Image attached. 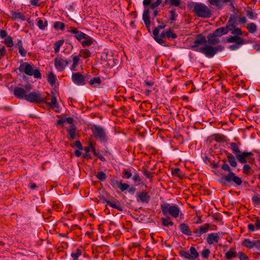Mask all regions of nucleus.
<instances>
[{
  "label": "nucleus",
  "instance_id": "38",
  "mask_svg": "<svg viewBox=\"0 0 260 260\" xmlns=\"http://www.w3.org/2000/svg\"><path fill=\"white\" fill-rule=\"evenodd\" d=\"M237 255V253L235 250L230 249L225 253V256L228 259H231L235 257Z\"/></svg>",
  "mask_w": 260,
  "mask_h": 260
},
{
  "label": "nucleus",
  "instance_id": "62",
  "mask_svg": "<svg viewBox=\"0 0 260 260\" xmlns=\"http://www.w3.org/2000/svg\"><path fill=\"white\" fill-rule=\"evenodd\" d=\"M253 248H256L257 250L260 251V240L253 241Z\"/></svg>",
  "mask_w": 260,
  "mask_h": 260
},
{
  "label": "nucleus",
  "instance_id": "34",
  "mask_svg": "<svg viewBox=\"0 0 260 260\" xmlns=\"http://www.w3.org/2000/svg\"><path fill=\"white\" fill-rule=\"evenodd\" d=\"M241 245L250 249L253 248V241L249 239H245L242 242Z\"/></svg>",
  "mask_w": 260,
  "mask_h": 260
},
{
  "label": "nucleus",
  "instance_id": "36",
  "mask_svg": "<svg viewBox=\"0 0 260 260\" xmlns=\"http://www.w3.org/2000/svg\"><path fill=\"white\" fill-rule=\"evenodd\" d=\"M80 56L84 58H88L91 56V52L88 49H82L80 50Z\"/></svg>",
  "mask_w": 260,
  "mask_h": 260
},
{
  "label": "nucleus",
  "instance_id": "49",
  "mask_svg": "<svg viewBox=\"0 0 260 260\" xmlns=\"http://www.w3.org/2000/svg\"><path fill=\"white\" fill-rule=\"evenodd\" d=\"M166 27V25L161 24L159 25L157 27H156L153 30V35H157L159 34V31L160 29L165 28Z\"/></svg>",
  "mask_w": 260,
  "mask_h": 260
},
{
  "label": "nucleus",
  "instance_id": "9",
  "mask_svg": "<svg viewBox=\"0 0 260 260\" xmlns=\"http://www.w3.org/2000/svg\"><path fill=\"white\" fill-rule=\"evenodd\" d=\"M32 89V85L27 83L24 87H15L14 89V94L18 99L25 100L26 96Z\"/></svg>",
  "mask_w": 260,
  "mask_h": 260
},
{
  "label": "nucleus",
  "instance_id": "35",
  "mask_svg": "<svg viewBox=\"0 0 260 260\" xmlns=\"http://www.w3.org/2000/svg\"><path fill=\"white\" fill-rule=\"evenodd\" d=\"M64 43L63 40H60L56 41L54 44V49L55 53H58L59 51L60 48L63 45Z\"/></svg>",
  "mask_w": 260,
  "mask_h": 260
},
{
  "label": "nucleus",
  "instance_id": "31",
  "mask_svg": "<svg viewBox=\"0 0 260 260\" xmlns=\"http://www.w3.org/2000/svg\"><path fill=\"white\" fill-rule=\"evenodd\" d=\"M71 57L72 58L73 63L70 67V70L71 71H75V69L79 62L80 58L77 55H72Z\"/></svg>",
  "mask_w": 260,
  "mask_h": 260
},
{
  "label": "nucleus",
  "instance_id": "64",
  "mask_svg": "<svg viewBox=\"0 0 260 260\" xmlns=\"http://www.w3.org/2000/svg\"><path fill=\"white\" fill-rule=\"evenodd\" d=\"M237 18H238L239 19L240 23L245 24L247 22L246 18L245 16H241L240 15H238Z\"/></svg>",
  "mask_w": 260,
  "mask_h": 260
},
{
  "label": "nucleus",
  "instance_id": "41",
  "mask_svg": "<svg viewBox=\"0 0 260 260\" xmlns=\"http://www.w3.org/2000/svg\"><path fill=\"white\" fill-rule=\"evenodd\" d=\"M82 254V251L80 249L77 248L75 252L71 253V257L73 260H78L79 257Z\"/></svg>",
  "mask_w": 260,
  "mask_h": 260
},
{
  "label": "nucleus",
  "instance_id": "63",
  "mask_svg": "<svg viewBox=\"0 0 260 260\" xmlns=\"http://www.w3.org/2000/svg\"><path fill=\"white\" fill-rule=\"evenodd\" d=\"M90 146H91V151L93 153V154L97 156L99 153H98L96 151L95 147L94 144L92 142H90Z\"/></svg>",
  "mask_w": 260,
  "mask_h": 260
},
{
  "label": "nucleus",
  "instance_id": "27",
  "mask_svg": "<svg viewBox=\"0 0 260 260\" xmlns=\"http://www.w3.org/2000/svg\"><path fill=\"white\" fill-rule=\"evenodd\" d=\"M69 135V139L73 140L76 138V128L74 124H72L70 128L67 130Z\"/></svg>",
  "mask_w": 260,
  "mask_h": 260
},
{
  "label": "nucleus",
  "instance_id": "7",
  "mask_svg": "<svg viewBox=\"0 0 260 260\" xmlns=\"http://www.w3.org/2000/svg\"><path fill=\"white\" fill-rule=\"evenodd\" d=\"M193 11L197 16L204 18H209L212 15L211 10L202 3H194Z\"/></svg>",
  "mask_w": 260,
  "mask_h": 260
},
{
  "label": "nucleus",
  "instance_id": "22",
  "mask_svg": "<svg viewBox=\"0 0 260 260\" xmlns=\"http://www.w3.org/2000/svg\"><path fill=\"white\" fill-rule=\"evenodd\" d=\"M10 14L11 18L13 20H21L24 21L25 20V17L24 14L22 13H20L18 11H11Z\"/></svg>",
  "mask_w": 260,
  "mask_h": 260
},
{
  "label": "nucleus",
  "instance_id": "53",
  "mask_svg": "<svg viewBox=\"0 0 260 260\" xmlns=\"http://www.w3.org/2000/svg\"><path fill=\"white\" fill-rule=\"evenodd\" d=\"M210 253V250L209 249L206 248L202 251L201 255L204 258L207 259L209 257Z\"/></svg>",
  "mask_w": 260,
  "mask_h": 260
},
{
  "label": "nucleus",
  "instance_id": "59",
  "mask_svg": "<svg viewBox=\"0 0 260 260\" xmlns=\"http://www.w3.org/2000/svg\"><path fill=\"white\" fill-rule=\"evenodd\" d=\"M242 45H241V44H233V45L229 46L228 48L232 51L236 50L238 49L240 47H241Z\"/></svg>",
  "mask_w": 260,
  "mask_h": 260
},
{
  "label": "nucleus",
  "instance_id": "55",
  "mask_svg": "<svg viewBox=\"0 0 260 260\" xmlns=\"http://www.w3.org/2000/svg\"><path fill=\"white\" fill-rule=\"evenodd\" d=\"M133 180L135 182H138L139 184H140L141 183V182L142 181V179L139 176V174L136 173L134 175L133 177Z\"/></svg>",
  "mask_w": 260,
  "mask_h": 260
},
{
  "label": "nucleus",
  "instance_id": "10",
  "mask_svg": "<svg viewBox=\"0 0 260 260\" xmlns=\"http://www.w3.org/2000/svg\"><path fill=\"white\" fill-rule=\"evenodd\" d=\"M179 254L181 257L188 260H199V253L193 246L190 247L189 252L181 250L179 251Z\"/></svg>",
  "mask_w": 260,
  "mask_h": 260
},
{
  "label": "nucleus",
  "instance_id": "5",
  "mask_svg": "<svg viewBox=\"0 0 260 260\" xmlns=\"http://www.w3.org/2000/svg\"><path fill=\"white\" fill-rule=\"evenodd\" d=\"M160 209L162 214L165 216L170 215L175 218H177L179 215L183 216V213L181 212L180 208L176 204L163 202L160 204Z\"/></svg>",
  "mask_w": 260,
  "mask_h": 260
},
{
  "label": "nucleus",
  "instance_id": "51",
  "mask_svg": "<svg viewBox=\"0 0 260 260\" xmlns=\"http://www.w3.org/2000/svg\"><path fill=\"white\" fill-rule=\"evenodd\" d=\"M252 221L255 223L254 225L256 230H260V217L256 216L252 219Z\"/></svg>",
  "mask_w": 260,
  "mask_h": 260
},
{
  "label": "nucleus",
  "instance_id": "14",
  "mask_svg": "<svg viewBox=\"0 0 260 260\" xmlns=\"http://www.w3.org/2000/svg\"><path fill=\"white\" fill-rule=\"evenodd\" d=\"M72 82L77 85L83 86L86 84L87 77L79 72L73 73L72 75Z\"/></svg>",
  "mask_w": 260,
  "mask_h": 260
},
{
  "label": "nucleus",
  "instance_id": "54",
  "mask_svg": "<svg viewBox=\"0 0 260 260\" xmlns=\"http://www.w3.org/2000/svg\"><path fill=\"white\" fill-rule=\"evenodd\" d=\"M170 20L172 21H175L176 20V18L178 17V14L176 13L175 10L170 11Z\"/></svg>",
  "mask_w": 260,
  "mask_h": 260
},
{
  "label": "nucleus",
  "instance_id": "15",
  "mask_svg": "<svg viewBox=\"0 0 260 260\" xmlns=\"http://www.w3.org/2000/svg\"><path fill=\"white\" fill-rule=\"evenodd\" d=\"M206 42V38L202 34L198 35L195 38L193 44L191 45L190 48L193 51L199 52V49H200V48H199V46L205 44Z\"/></svg>",
  "mask_w": 260,
  "mask_h": 260
},
{
  "label": "nucleus",
  "instance_id": "46",
  "mask_svg": "<svg viewBox=\"0 0 260 260\" xmlns=\"http://www.w3.org/2000/svg\"><path fill=\"white\" fill-rule=\"evenodd\" d=\"M154 36V39L156 41V42H157L158 44L161 45H164V44L165 43V41L163 40L162 37L161 36V34L160 35H153Z\"/></svg>",
  "mask_w": 260,
  "mask_h": 260
},
{
  "label": "nucleus",
  "instance_id": "50",
  "mask_svg": "<svg viewBox=\"0 0 260 260\" xmlns=\"http://www.w3.org/2000/svg\"><path fill=\"white\" fill-rule=\"evenodd\" d=\"M129 185H128V184L125 183H123V181L121 180V182L119 184V186L118 188L121 191H124L125 190L129 188Z\"/></svg>",
  "mask_w": 260,
  "mask_h": 260
},
{
  "label": "nucleus",
  "instance_id": "3",
  "mask_svg": "<svg viewBox=\"0 0 260 260\" xmlns=\"http://www.w3.org/2000/svg\"><path fill=\"white\" fill-rule=\"evenodd\" d=\"M162 3V0H156L152 3V0H143V5L144 7L142 18L146 28L150 31V8L153 10L157 7Z\"/></svg>",
  "mask_w": 260,
  "mask_h": 260
},
{
  "label": "nucleus",
  "instance_id": "18",
  "mask_svg": "<svg viewBox=\"0 0 260 260\" xmlns=\"http://www.w3.org/2000/svg\"><path fill=\"white\" fill-rule=\"evenodd\" d=\"M138 200L143 203L148 204L150 200V196L148 192L142 191L137 194Z\"/></svg>",
  "mask_w": 260,
  "mask_h": 260
},
{
  "label": "nucleus",
  "instance_id": "58",
  "mask_svg": "<svg viewBox=\"0 0 260 260\" xmlns=\"http://www.w3.org/2000/svg\"><path fill=\"white\" fill-rule=\"evenodd\" d=\"M252 201L254 205H259L260 204V198L258 195H254L252 197Z\"/></svg>",
  "mask_w": 260,
  "mask_h": 260
},
{
  "label": "nucleus",
  "instance_id": "11",
  "mask_svg": "<svg viewBox=\"0 0 260 260\" xmlns=\"http://www.w3.org/2000/svg\"><path fill=\"white\" fill-rule=\"evenodd\" d=\"M25 100L30 103H41L46 102V99L43 98L39 91H33L28 93Z\"/></svg>",
  "mask_w": 260,
  "mask_h": 260
},
{
  "label": "nucleus",
  "instance_id": "12",
  "mask_svg": "<svg viewBox=\"0 0 260 260\" xmlns=\"http://www.w3.org/2000/svg\"><path fill=\"white\" fill-rule=\"evenodd\" d=\"M94 136L99 139L101 142H106L108 139L105 129L99 125H94L92 127Z\"/></svg>",
  "mask_w": 260,
  "mask_h": 260
},
{
  "label": "nucleus",
  "instance_id": "44",
  "mask_svg": "<svg viewBox=\"0 0 260 260\" xmlns=\"http://www.w3.org/2000/svg\"><path fill=\"white\" fill-rule=\"evenodd\" d=\"M121 182V180L118 181L115 179H111L110 180V184L114 189H117L119 188V184Z\"/></svg>",
  "mask_w": 260,
  "mask_h": 260
},
{
  "label": "nucleus",
  "instance_id": "37",
  "mask_svg": "<svg viewBox=\"0 0 260 260\" xmlns=\"http://www.w3.org/2000/svg\"><path fill=\"white\" fill-rule=\"evenodd\" d=\"M56 78V76L52 72L48 74L47 81L51 85H53L55 83Z\"/></svg>",
  "mask_w": 260,
  "mask_h": 260
},
{
  "label": "nucleus",
  "instance_id": "23",
  "mask_svg": "<svg viewBox=\"0 0 260 260\" xmlns=\"http://www.w3.org/2000/svg\"><path fill=\"white\" fill-rule=\"evenodd\" d=\"M230 30H231V29L226 24V26H225L221 27L216 29L214 31V34L216 36L221 37L224 35L227 34L229 32V31H230Z\"/></svg>",
  "mask_w": 260,
  "mask_h": 260
},
{
  "label": "nucleus",
  "instance_id": "33",
  "mask_svg": "<svg viewBox=\"0 0 260 260\" xmlns=\"http://www.w3.org/2000/svg\"><path fill=\"white\" fill-rule=\"evenodd\" d=\"M53 27L54 29L58 30H64L65 29V24L62 22L55 21L53 23Z\"/></svg>",
  "mask_w": 260,
  "mask_h": 260
},
{
  "label": "nucleus",
  "instance_id": "43",
  "mask_svg": "<svg viewBox=\"0 0 260 260\" xmlns=\"http://www.w3.org/2000/svg\"><path fill=\"white\" fill-rule=\"evenodd\" d=\"M247 28L249 32L254 33L257 29V26L255 23L251 22L247 24Z\"/></svg>",
  "mask_w": 260,
  "mask_h": 260
},
{
  "label": "nucleus",
  "instance_id": "13",
  "mask_svg": "<svg viewBox=\"0 0 260 260\" xmlns=\"http://www.w3.org/2000/svg\"><path fill=\"white\" fill-rule=\"evenodd\" d=\"M69 61L60 56H57L54 59V67L58 72L63 71L69 65Z\"/></svg>",
  "mask_w": 260,
  "mask_h": 260
},
{
  "label": "nucleus",
  "instance_id": "17",
  "mask_svg": "<svg viewBox=\"0 0 260 260\" xmlns=\"http://www.w3.org/2000/svg\"><path fill=\"white\" fill-rule=\"evenodd\" d=\"M226 42L229 43H235V44L243 45L246 44V41L240 36H233L226 38Z\"/></svg>",
  "mask_w": 260,
  "mask_h": 260
},
{
  "label": "nucleus",
  "instance_id": "16",
  "mask_svg": "<svg viewBox=\"0 0 260 260\" xmlns=\"http://www.w3.org/2000/svg\"><path fill=\"white\" fill-rule=\"evenodd\" d=\"M210 229V225L209 223H205L197 229L193 233L196 237H200L203 234L207 233Z\"/></svg>",
  "mask_w": 260,
  "mask_h": 260
},
{
  "label": "nucleus",
  "instance_id": "20",
  "mask_svg": "<svg viewBox=\"0 0 260 260\" xmlns=\"http://www.w3.org/2000/svg\"><path fill=\"white\" fill-rule=\"evenodd\" d=\"M219 239L220 237L217 233H212L208 234L206 240L209 244L212 245L214 243H218Z\"/></svg>",
  "mask_w": 260,
  "mask_h": 260
},
{
  "label": "nucleus",
  "instance_id": "30",
  "mask_svg": "<svg viewBox=\"0 0 260 260\" xmlns=\"http://www.w3.org/2000/svg\"><path fill=\"white\" fill-rule=\"evenodd\" d=\"M104 202L107 204V205H109L111 207L116 209L119 211H123V207L120 205H118L116 204L114 202H111L107 199H104Z\"/></svg>",
  "mask_w": 260,
  "mask_h": 260
},
{
  "label": "nucleus",
  "instance_id": "28",
  "mask_svg": "<svg viewBox=\"0 0 260 260\" xmlns=\"http://www.w3.org/2000/svg\"><path fill=\"white\" fill-rule=\"evenodd\" d=\"M236 18H237V16H235L234 15H231L230 16L228 20L229 24L227 25L231 29L235 27V26L238 24L236 21Z\"/></svg>",
  "mask_w": 260,
  "mask_h": 260
},
{
  "label": "nucleus",
  "instance_id": "8",
  "mask_svg": "<svg viewBox=\"0 0 260 260\" xmlns=\"http://www.w3.org/2000/svg\"><path fill=\"white\" fill-rule=\"evenodd\" d=\"M224 47L222 45L212 47L209 45H205L199 49V52L205 54L207 57L211 58L213 57L218 51H222Z\"/></svg>",
  "mask_w": 260,
  "mask_h": 260
},
{
  "label": "nucleus",
  "instance_id": "29",
  "mask_svg": "<svg viewBox=\"0 0 260 260\" xmlns=\"http://www.w3.org/2000/svg\"><path fill=\"white\" fill-rule=\"evenodd\" d=\"M48 105L50 106L52 109L57 108H58V104L57 102V99L56 96L54 95H53L51 98V102H47V99H46V102Z\"/></svg>",
  "mask_w": 260,
  "mask_h": 260
},
{
  "label": "nucleus",
  "instance_id": "60",
  "mask_svg": "<svg viewBox=\"0 0 260 260\" xmlns=\"http://www.w3.org/2000/svg\"><path fill=\"white\" fill-rule=\"evenodd\" d=\"M238 257L240 260H249L248 257L242 252L238 253Z\"/></svg>",
  "mask_w": 260,
  "mask_h": 260
},
{
  "label": "nucleus",
  "instance_id": "39",
  "mask_svg": "<svg viewBox=\"0 0 260 260\" xmlns=\"http://www.w3.org/2000/svg\"><path fill=\"white\" fill-rule=\"evenodd\" d=\"M4 43L8 47H12L14 46L12 38L10 36L5 38Z\"/></svg>",
  "mask_w": 260,
  "mask_h": 260
},
{
  "label": "nucleus",
  "instance_id": "25",
  "mask_svg": "<svg viewBox=\"0 0 260 260\" xmlns=\"http://www.w3.org/2000/svg\"><path fill=\"white\" fill-rule=\"evenodd\" d=\"M218 37L214 34V32L212 34H209L207 36V42L209 44L214 45L220 42L219 39L217 38Z\"/></svg>",
  "mask_w": 260,
  "mask_h": 260
},
{
  "label": "nucleus",
  "instance_id": "21",
  "mask_svg": "<svg viewBox=\"0 0 260 260\" xmlns=\"http://www.w3.org/2000/svg\"><path fill=\"white\" fill-rule=\"evenodd\" d=\"M210 4L215 6L218 9H221L224 3H228L231 0H208Z\"/></svg>",
  "mask_w": 260,
  "mask_h": 260
},
{
  "label": "nucleus",
  "instance_id": "40",
  "mask_svg": "<svg viewBox=\"0 0 260 260\" xmlns=\"http://www.w3.org/2000/svg\"><path fill=\"white\" fill-rule=\"evenodd\" d=\"M231 34L234 36H240L242 35V31L241 29L238 27H234L232 28L231 30H230Z\"/></svg>",
  "mask_w": 260,
  "mask_h": 260
},
{
  "label": "nucleus",
  "instance_id": "56",
  "mask_svg": "<svg viewBox=\"0 0 260 260\" xmlns=\"http://www.w3.org/2000/svg\"><path fill=\"white\" fill-rule=\"evenodd\" d=\"M143 175L148 179H151L153 177V173L147 170H144L143 171Z\"/></svg>",
  "mask_w": 260,
  "mask_h": 260
},
{
  "label": "nucleus",
  "instance_id": "47",
  "mask_svg": "<svg viewBox=\"0 0 260 260\" xmlns=\"http://www.w3.org/2000/svg\"><path fill=\"white\" fill-rule=\"evenodd\" d=\"M161 223L165 226H173L174 222L172 221H169L168 219L166 218H161Z\"/></svg>",
  "mask_w": 260,
  "mask_h": 260
},
{
  "label": "nucleus",
  "instance_id": "42",
  "mask_svg": "<svg viewBox=\"0 0 260 260\" xmlns=\"http://www.w3.org/2000/svg\"><path fill=\"white\" fill-rule=\"evenodd\" d=\"M96 177L100 181H104L106 179L107 175L104 172L100 171L96 174Z\"/></svg>",
  "mask_w": 260,
  "mask_h": 260
},
{
  "label": "nucleus",
  "instance_id": "61",
  "mask_svg": "<svg viewBox=\"0 0 260 260\" xmlns=\"http://www.w3.org/2000/svg\"><path fill=\"white\" fill-rule=\"evenodd\" d=\"M41 0H30V4L31 6L34 7H39L41 5L40 1Z\"/></svg>",
  "mask_w": 260,
  "mask_h": 260
},
{
  "label": "nucleus",
  "instance_id": "45",
  "mask_svg": "<svg viewBox=\"0 0 260 260\" xmlns=\"http://www.w3.org/2000/svg\"><path fill=\"white\" fill-rule=\"evenodd\" d=\"M252 171V168L249 165L244 164L243 167V172L244 174L248 175Z\"/></svg>",
  "mask_w": 260,
  "mask_h": 260
},
{
  "label": "nucleus",
  "instance_id": "4",
  "mask_svg": "<svg viewBox=\"0 0 260 260\" xmlns=\"http://www.w3.org/2000/svg\"><path fill=\"white\" fill-rule=\"evenodd\" d=\"M74 35V37L79 41L83 47H88L93 44V39L88 35L80 31L77 28L71 27L67 31Z\"/></svg>",
  "mask_w": 260,
  "mask_h": 260
},
{
  "label": "nucleus",
  "instance_id": "32",
  "mask_svg": "<svg viewBox=\"0 0 260 260\" xmlns=\"http://www.w3.org/2000/svg\"><path fill=\"white\" fill-rule=\"evenodd\" d=\"M37 25L40 29L44 30L45 28L48 26V21L47 20L44 21L41 18H38Z\"/></svg>",
  "mask_w": 260,
  "mask_h": 260
},
{
  "label": "nucleus",
  "instance_id": "6",
  "mask_svg": "<svg viewBox=\"0 0 260 260\" xmlns=\"http://www.w3.org/2000/svg\"><path fill=\"white\" fill-rule=\"evenodd\" d=\"M21 73H24L28 76H34L35 78L41 79L42 75L40 70L36 68L34 65L27 62H24L20 64L18 68Z\"/></svg>",
  "mask_w": 260,
  "mask_h": 260
},
{
  "label": "nucleus",
  "instance_id": "57",
  "mask_svg": "<svg viewBox=\"0 0 260 260\" xmlns=\"http://www.w3.org/2000/svg\"><path fill=\"white\" fill-rule=\"evenodd\" d=\"M171 6L176 7H179L181 4V0H169Z\"/></svg>",
  "mask_w": 260,
  "mask_h": 260
},
{
  "label": "nucleus",
  "instance_id": "1",
  "mask_svg": "<svg viewBox=\"0 0 260 260\" xmlns=\"http://www.w3.org/2000/svg\"><path fill=\"white\" fill-rule=\"evenodd\" d=\"M230 145L233 153L235 155V157L230 153H228L226 155L228 162L231 166L236 167L237 166L236 158L241 164L250 162V159L253 155L252 152L246 151L241 152L239 146L236 143L232 142Z\"/></svg>",
  "mask_w": 260,
  "mask_h": 260
},
{
  "label": "nucleus",
  "instance_id": "52",
  "mask_svg": "<svg viewBox=\"0 0 260 260\" xmlns=\"http://www.w3.org/2000/svg\"><path fill=\"white\" fill-rule=\"evenodd\" d=\"M123 178L128 179L132 176V174L131 171H129L126 169H124L122 171Z\"/></svg>",
  "mask_w": 260,
  "mask_h": 260
},
{
  "label": "nucleus",
  "instance_id": "26",
  "mask_svg": "<svg viewBox=\"0 0 260 260\" xmlns=\"http://www.w3.org/2000/svg\"><path fill=\"white\" fill-rule=\"evenodd\" d=\"M102 83V80L99 77L92 78L89 81V85L92 87H99Z\"/></svg>",
  "mask_w": 260,
  "mask_h": 260
},
{
  "label": "nucleus",
  "instance_id": "19",
  "mask_svg": "<svg viewBox=\"0 0 260 260\" xmlns=\"http://www.w3.org/2000/svg\"><path fill=\"white\" fill-rule=\"evenodd\" d=\"M161 36L162 38H167L168 40H171L177 38V35L174 32L171 28H169L161 33Z\"/></svg>",
  "mask_w": 260,
  "mask_h": 260
},
{
  "label": "nucleus",
  "instance_id": "48",
  "mask_svg": "<svg viewBox=\"0 0 260 260\" xmlns=\"http://www.w3.org/2000/svg\"><path fill=\"white\" fill-rule=\"evenodd\" d=\"M246 13L248 18L250 19H254L257 18V14L254 13L252 10H247Z\"/></svg>",
  "mask_w": 260,
  "mask_h": 260
},
{
  "label": "nucleus",
  "instance_id": "2",
  "mask_svg": "<svg viewBox=\"0 0 260 260\" xmlns=\"http://www.w3.org/2000/svg\"><path fill=\"white\" fill-rule=\"evenodd\" d=\"M221 168L224 171L228 172L226 175H223L219 180L218 182L220 184L231 186L233 185V183L237 185H241L242 183V179L240 177L237 176L231 170L230 166L226 163H223L221 165Z\"/></svg>",
  "mask_w": 260,
  "mask_h": 260
},
{
  "label": "nucleus",
  "instance_id": "24",
  "mask_svg": "<svg viewBox=\"0 0 260 260\" xmlns=\"http://www.w3.org/2000/svg\"><path fill=\"white\" fill-rule=\"evenodd\" d=\"M179 229L182 234L186 236H190L192 235V232L190 230L189 226L186 223H181L179 225Z\"/></svg>",
  "mask_w": 260,
  "mask_h": 260
}]
</instances>
